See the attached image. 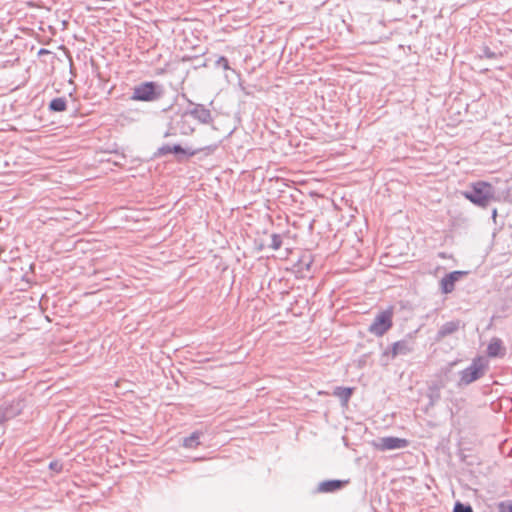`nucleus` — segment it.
Segmentation results:
<instances>
[{"label":"nucleus","instance_id":"f257e3e1","mask_svg":"<svg viewBox=\"0 0 512 512\" xmlns=\"http://www.w3.org/2000/svg\"><path fill=\"white\" fill-rule=\"evenodd\" d=\"M489 370V361L484 356L472 359L471 364L459 372L458 386H468L482 378Z\"/></svg>","mask_w":512,"mask_h":512},{"label":"nucleus","instance_id":"f03ea898","mask_svg":"<svg viewBox=\"0 0 512 512\" xmlns=\"http://www.w3.org/2000/svg\"><path fill=\"white\" fill-rule=\"evenodd\" d=\"M464 196L473 204L486 207L494 197V190L491 184L480 181L473 184L470 191L464 192Z\"/></svg>","mask_w":512,"mask_h":512},{"label":"nucleus","instance_id":"7ed1b4c3","mask_svg":"<svg viewBox=\"0 0 512 512\" xmlns=\"http://www.w3.org/2000/svg\"><path fill=\"white\" fill-rule=\"evenodd\" d=\"M163 95V89L161 85L149 81L143 82L134 87L131 96L132 100L151 102L158 100Z\"/></svg>","mask_w":512,"mask_h":512},{"label":"nucleus","instance_id":"20e7f679","mask_svg":"<svg viewBox=\"0 0 512 512\" xmlns=\"http://www.w3.org/2000/svg\"><path fill=\"white\" fill-rule=\"evenodd\" d=\"M393 308L379 312L373 322L370 324L368 331L378 337L383 336L393 325Z\"/></svg>","mask_w":512,"mask_h":512},{"label":"nucleus","instance_id":"39448f33","mask_svg":"<svg viewBox=\"0 0 512 512\" xmlns=\"http://www.w3.org/2000/svg\"><path fill=\"white\" fill-rule=\"evenodd\" d=\"M415 350V340L411 335L394 342L383 352V357L392 360L398 356H406Z\"/></svg>","mask_w":512,"mask_h":512},{"label":"nucleus","instance_id":"423d86ee","mask_svg":"<svg viewBox=\"0 0 512 512\" xmlns=\"http://www.w3.org/2000/svg\"><path fill=\"white\" fill-rule=\"evenodd\" d=\"M408 445L409 441L407 439L394 436L380 437L373 442L374 448L379 451L403 449Z\"/></svg>","mask_w":512,"mask_h":512},{"label":"nucleus","instance_id":"0eeeda50","mask_svg":"<svg viewBox=\"0 0 512 512\" xmlns=\"http://www.w3.org/2000/svg\"><path fill=\"white\" fill-rule=\"evenodd\" d=\"M23 404L21 400H12L0 406V425L21 413Z\"/></svg>","mask_w":512,"mask_h":512},{"label":"nucleus","instance_id":"6e6552de","mask_svg":"<svg viewBox=\"0 0 512 512\" xmlns=\"http://www.w3.org/2000/svg\"><path fill=\"white\" fill-rule=\"evenodd\" d=\"M466 271H453L446 274L440 281V288L442 293L449 294L452 293L455 289V283L461 279L464 275H466Z\"/></svg>","mask_w":512,"mask_h":512},{"label":"nucleus","instance_id":"1a4fd4ad","mask_svg":"<svg viewBox=\"0 0 512 512\" xmlns=\"http://www.w3.org/2000/svg\"><path fill=\"white\" fill-rule=\"evenodd\" d=\"M486 353L490 358H503L507 353V349L502 339L492 337L488 343Z\"/></svg>","mask_w":512,"mask_h":512},{"label":"nucleus","instance_id":"9d476101","mask_svg":"<svg viewBox=\"0 0 512 512\" xmlns=\"http://www.w3.org/2000/svg\"><path fill=\"white\" fill-rule=\"evenodd\" d=\"M460 324V320H453L444 323L437 331L436 340L440 341L443 338L454 334L460 329Z\"/></svg>","mask_w":512,"mask_h":512},{"label":"nucleus","instance_id":"9b49d317","mask_svg":"<svg viewBox=\"0 0 512 512\" xmlns=\"http://www.w3.org/2000/svg\"><path fill=\"white\" fill-rule=\"evenodd\" d=\"M190 114L203 124H209L212 121L210 110L201 104L195 105Z\"/></svg>","mask_w":512,"mask_h":512},{"label":"nucleus","instance_id":"f8f14e48","mask_svg":"<svg viewBox=\"0 0 512 512\" xmlns=\"http://www.w3.org/2000/svg\"><path fill=\"white\" fill-rule=\"evenodd\" d=\"M343 485L344 482L340 480H327L319 484L318 491L322 493L334 492L341 489Z\"/></svg>","mask_w":512,"mask_h":512},{"label":"nucleus","instance_id":"ddd939ff","mask_svg":"<svg viewBox=\"0 0 512 512\" xmlns=\"http://www.w3.org/2000/svg\"><path fill=\"white\" fill-rule=\"evenodd\" d=\"M352 392H353V389H352V388H348V387H336V388L334 389L333 394H334L335 396H337V397L341 400L342 404H344V405H345V404H347V403H348V401H349V399H350V397H351V395H352Z\"/></svg>","mask_w":512,"mask_h":512},{"label":"nucleus","instance_id":"4468645a","mask_svg":"<svg viewBox=\"0 0 512 512\" xmlns=\"http://www.w3.org/2000/svg\"><path fill=\"white\" fill-rule=\"evenodd\" d=\"M201 435V432L195 431L190 436L185 437L183 439V447L189 449L196 448L200 444L199 439Z\"/></svg>","mask_w":512,"mask_h":512},{"label":"nucleus","instance_id":"2eb2a0df","mask_svg":"<svg viewBox=\"0 0 512 512\" xmlns=\"http://www.w3.org/2000/svg\"><path fill=\"white\" fill-rule=\"evenodd\" d=\"M67 108V101L64 97H58L51 100L49 109L53 112H63Z\"/></svg>","mask_w":512,"mask_h":512},{"label":"nucleus","instance_id":"dca6fc26","mask_svg":"<svg viewBox=\"0 0 512 512\" xmlns=\"http://www.w3.org/2000/svg\"><path fill=\"white\" fill-rule=\"evenodd\" d=\"M171 149H172V153H175V154L182 153V154H185V155H188V156H194L197 153V151H195V150L184 149L179 144L173 145L171 147Z\"/></svg>","mask_w":512,"mask_h":512},{"label":"nucleus","instance_id":"f3484780","mask_svg":"<svg viewBox=\"0 0 512 512\" xmlns=\"http://www.w3.org/2000/svg\"><path fill=\"white\" fill-rule=\"evenodd\" d=\"M282 245V238L279 234H272L271 235V243L269 245L270 248H272L273 250H278L280 249Z\"/></svg>","mask_w":512,"mask_h":512},{"label":"nucleus","instance_id":"a211bd4d","mask_svg":"<svg viewBox=\"0 0 512 512\" xmlns=\"http://www.w3.org/2000/svg\"><path fill=\"white\" fill-rule=\"evenodd\" d=\"M497 508L498 512H512V500L499 502Z\"/></svg>","mask_w":512,"mask_h":512},{"label":"nucleus","instance_id":"6ab92c4d","mask_svg":"<svg viewBox=\"0 0 512 512\" xmlns=\"http://www.w3.org/2000/svg\"><path fill=\"white\" fill-rule=\"evenodd\" d=\"M453 512H473V509L469 504L465 505L461 502H456Z\"/></svg>","mask_w":512,"mask_h":512},{"label":"nucleus","instance_id":"aec40b11","mask_svg":"<svg viewBox=\"0 0 512 512\" xmlns=\"http://www.w3.org/2000/svg\"><path fill=\"white\" fill-rule=\"evenodd\" d=\"M218 66H221L224 70L230 69L228 59L224 56H221L216 61Z\"/></svg>","mask_w":512,"mask_h":512},{"label":"nucleus","instance_id":"412c9836","mask_svg":"<svg viewBox=\"0 0 512 512\" xmlns=\"http://www.w3.org/2000/svg\"><path fill=\"white\" fill-rule=\"evenodd\" d=\"M171 145H163L161 146L159 149H158V154L159 155H166V154H169V153H172V149H171Z\"/></svg>","mask_w":512,"mask_h":512},{"label":"nucleus","instance_id":"4be33fe9","mask_svg":"<svg viewBox=\"0 0 512 512\" xmlns=\"http://www.w3.org/2000/svg\"><path fill=\"white\" fill-rule=\"evenodd\" d=\"M483 53H484L485 57L490 58V59L496 57V54L494 52H492L489 48H485Z\"/></svg>","mask_w":512,"mask_h":512},{"label":"nucleus","instance_id":"5701e85b","mask_svg":"<svg viewBox=\"0 0 512 512\" xmlns=\"http://www.w3.org/2000/svg\"><path fill=\"white\" fill-rule=\"evenodd\" d=\"M50 469L59 472L61 470V465L58 462H51L49 465Z\"/></svg>","mask_w":512,"mask_h":512},{"label":"nucleus","instance_id":"b1692460","mask_svg":"<svg viewBox=\"0 0 512 512\" xmlns=\"http://www.w3.org/2000/svg\"><path fill=\"white\" fill-rule=\"evenodd\" d=\"M496 217H497V209L494 208L493 211H492V218H493L494 221L496 220Z\"/></svg>","mask_w":512,"mask_h":512}]
</instances>
